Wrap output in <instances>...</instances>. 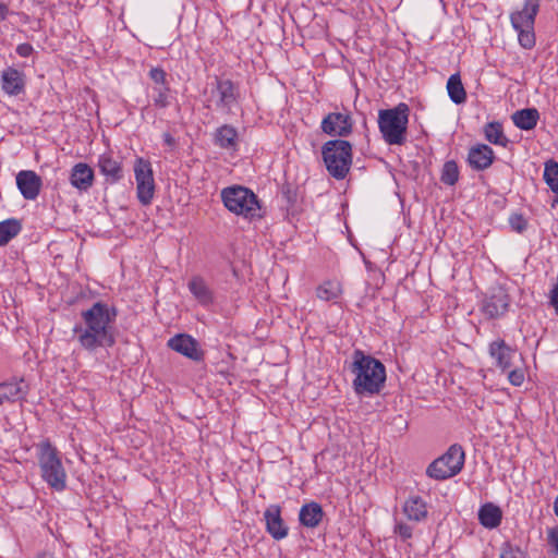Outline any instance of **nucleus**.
<instances>
[{"label": "nucleus", "mask_w": 558, "mask_h": 558, "mask_svg": "<svg viewBox=\"0 0 558 558\" xmlns=\"http://www.w3.org/2000/svg\"><path fill=\"white\" fill-rule=\"evenodd\" d=\"M83 325L73 328L80 345L93 352L98 348H111L116 343L112 324L117 317V310L104 302H96L90 308L83 311Z\"/></svg>", "instance_id": "f257e3e1"}, {"label": "nucleus", "mask_w": 558, "mask_h": 558, "mask_svg": "<svg viewBox=\"0 0 558 558\" xmlns=\"http://www.w3.org/2000/svg\"><path fill=\"white\" fill-rule=\"evenodd\" d=\"M350 371L354 375L352 387L357 396L372 397L378 395L385 387V365L361 350L354 351Z\"/></svg>", "instance_id": "f03ea898"}, {"label": "nucleus", "mask_w": 558, "mask_h": 558, "mask_svg": "<svg viewBox=\"0 0 558 558\" xmlns=\"http://www.w3.org/2000/svg\"><path fill=\"white\" fill-rule=\"evenodd\" d=\"M409 113V106L404 102L390 109L379 110L378 128L387 144L403 145L405 143Z\"/></svg>", "instance_id": "7ed1b4c3"}, {"label": "nucleus", "mask_w": 558, "mask_h": 558, "mask_svg": "<svg viewBox=\"0 0 558 558\" xmlns=\"http://www.w3.org/2000/svg\"><path fill=\"white\" fill-rule=\"evenodd\" d=\"M38 465L41 478L48 486L57 492L66 487V472L60 454L49 441H43L38 446Z\"/></svg>", "instance_id": "20e7f679"}, {"label": "nucleus", "mask_w": 558, "mask_h": 558, "mask_svg": "<svg viewBox=\"0 0 558 558\" xmlns=\"http://www.w3.org/2000/svg\"><path fill=\"white\" fill-rule=\"evenodd\" d=\"M323 160L328 173L342 180L347 177L352 165V145L341 138L326 142L322 147Z\"/></svg>", "instance_id": "39448f33"}, {"label": "nucleus", "mask_w": 558, "mask_h": 558, "mask_svg": "<svg viewBox=\"0 0 558 558\" xmlns=\"http://www.w3.org/2000/svg\"><path fill=\"white\" fill-rule=\"evenodd\" d=\"M221 199L231 213L244 218H259V202L255 193L244 186L233 185L222 189Z\"/></svg>", "instance_id": "423d86ee"}, {"label": "nucleus", "mask_w": 558, "mask_h": 558, "mask_svg": "<svg viewBox=\"0 0 558 558\" xmlns=\"http://www.w3.org/2000/svg\"><path fill=\"white\" fill-rule=\"evenodd\" d=\"M464 458L462 447L457 444L452 445L427 466L426 474L437 481L450 478L460 473L464 465Z\"/></svg>", "instance_id": "0eeeda50"}, {"label": "nucleus", "mask_w": 558, "mask_h": 558, "mask_svg": "<svg viewBox=\"0 0 558 558\" xmlns=\"http://www.w3.org/2000/svg\"><path fill=\"white\" fill-rule=\"evenodd\" d=\"M134 174L138 202L143 206H147L151 203L155 194V181L150 162L137 158L134 165Z\"/></svg>", "instance_id": "6e6552de"}, {"label": "nucleus", "mask_w": 558, "mask_h": 558, "mask_svg": "<svg viewBox=\"0 0 558 558\" xmlns=\"http://www.w3.org/2000/svg\"><path fill=\"white\" fill-rule=\"evenodd\" d=\"M213 94L217 96L215 100L216 109L225 113H231L240 98L239 87L231 80H220L218 77H216V88Z\"/></svg>", "instance_id": "1a4fd4ad"}, {"label": "nucleus", "mask_w": 558, "mask_h": 558, "mask_svg": "<svg viewBox=\"0 0 558 558\" xmlns=\"http://www.w3.org/2000/svg\"><path fill=\"white\" fill-rule=\"evenodd\" d=\"M510 305V296L501 288L492 289L490 293L484 298L481 305L482 313L489 319L498 318L505 315Z\"/></svg>", "instance_id": "9d476101"}, {"label": "nucleus", "mask_w": 558, "mask_h": 558, "mask_svg": "<svg viewBox=\"0 0 558 558\" xmlns=\"http://www.w3.org/2000/svg\"><path fill=\"white\" fill-rule=\"evenodd\" d=\"M322 131L332 137H345L352 133L353 121L349 113L330 112L320 123Z\"/></svg>", "instance_id": "9b49d317"}, {"label": "nucleus", "mask_w": 558, "mask_h": 558, "mask_svg": "<svg viewBox=\"0 0 558 558\" xmlns=\"http://www.w3.org/2000/svg\"><path fill=\"white\" fill-rule=\"evenodd\" d=\"M168 347L195 362L203 361L205 356L198 341L186 333H179L170 338Z\"/></svg>", "instance_id": "f8f14e48"}, {"label": "nucleus", "mask_w": 558, "mask_h": 558, "mask_svg": "<svg viewBox=\"0 0 558 558\" xmlns=\"http://www.w3.org/2000/svg\"><path fill=\"white\" fill-rule=\"evenodd\" d=\"M0 84L5 95L15 97L25 93L26 76L24 72L14 66H8L1 73Z\"/></svg>", "instance_id": "ddd939ff"}, {"label": "nucleus", "mask_w": 558, "mask_h": 558, "mask_svg": "<svg viewBox=\"0 0 558 558\" xmlns=\"http://www.w3.org/2000/svg\"><path fill=\"white\" fill-rule=\"evenodd\" d=\"M264 520L266 531L274 539L280 541L288 536L289 527L281 517V508L279 505H270L264 511Z\"/></svg>", "instance_id": "4468645a"}, {"label": "nucleus", "mask_w": 558, "mask_h": 558, "mask_svg": "<svg viewBox=\"0 0 558 558\" xmlns=\"http://www.w3.org/2000/svg\"><path fill=\"white\" fill-rule=\"evenodd\" d=\"M16 186L25 199L34 201L40 193L43 180L33 170H21L16 174Z\"/></svg>", "instance_id": "2eb2a0df"}, {"label": "nucleus", "mask_w": 558, "mask_h": 558, "mask_svg": "<svg viewBox=\"0 0 558 558\" xmlns=\"http://www.w3.org/2000/svg\"><path fill=\"white\" fill-rule=\"evenodd\" d=\"M541 0H525L521 10L510 14V22L514 29L521 27L534 28L535 17L539 11Z\"/></svg>", "instance_id": "dca6fc26"}, {"label": "nucleus", "mask_w": 558, "mask_h": 558, "mask_svg": "<svg viewBox=\"0 0 558 558\" xmlns=\"http://www.w3.org/2000/svg\"><path fill=\"white\" fill-rule=\"evenodd\" d=\"M29 391L28 384L23 379H13L0 384V405L24 401Z\"/></svg>", "instance_id": "f3484780"}, {"label": "nucleus", "mask_w": 558, "mask_h": 558, "mask_svg": "<svg viewBox=\"0 0 558 558\" xmlns=\"http://www.w3.org/2000/svg\"><path fill=\"white\" fill-rule=\"evenodd\" d=\"M494 159V150L486 144H477L471 147L468 154L469 165L477 171L489 168Z\"/></svg>", "instance_id": "a211bd4d"}, {"label": "nucleus", "mask_w": 558, "mask_h": 558, "mask_svg": "<svg viewBox=\"0 0 558 558\" xmlns=\"http://www.w3.org/2000/svg\"><path fill=\"white\" fill-rule=\"evenodd\" d=\"M70 183L82 192L88 191L94 183V170L85 162L74 165L70 173Z\"/></svg>", "instance_id": "6ab92c4d"}, {"label": "nucleus", "mask_w": 558, "mask_h": 558, "mask_svg": "<svg viewBox=\"0 0 558 558\" xmlns=\"http://www.w3.org/2000/svg\"><path fill=\"white\" fill-rule=\"evenodd\" d=\"M98 167L108 183H117L123 178L121 162L109 154H102L99 157Z\"/></svg>", "instance_id": "aec40b11"}, {"label": "nucleus", "mask_w": 558, "mask_h": 558, "mask_svg": "<svg viewBox=\"0 0 558 558\" xmlns=\"http://www.w3.org/2000/svg\"><path fill=\"white\" fill-rule=\"evenodd\" d=\"M515 351L512 350L504 340H497L490 343L489 354L496 361V365L502 371H508L512 365V357Z\"/></svg>", "instance_id": "412c9836"}, {"label": "nucleus", "mask_w": 558, "mask_h": 558, "mask_svg": "<svg viewBox=\"0 0 558 558\" xmlns=\"http://www.w3.org/2000/svg\"><path fill=\"white\" fill-rule=\"evenodd\" d=\"M324 515L325 513L322 506L318 502L311 501L301 507L299 521L307 529H315L320 524Z\"/></svg>", "instance_id": "4be33fe9"}, {"label": "nucleus", "mask_w": 558, "mask_h": 558, "mask_svg": "<svg viewBox=\"0 0 558 558\" xmlns=\"http://www.w3.org/2000/svg\"><path fill=\"white\" fill-rule=\"evenodd\" d=\"M238 131L230 124L219 126L214 133V144L221 149L236 150L238 148Z\"/></svg>", "instance_id": "5701e85b"}, {"label": "nucleus", "mask_w": 558, "mask_h": 558, "mask_svg": "<svg viewBox=\"0 0 558 558\" xmlns=\"http://www.w3.org/2000/svg\"><path fill=\"white\" fill-rule=\"evenodd\" d=\"M403 513L409 520L422 521L427 517V505L420 496H411L403 505Z\"/></svg>", "instance_id": "b1692460"}, {"label": "nucleus", "mask_w": 558, "mask_h": 558, "mask_svg": "<svg viewBox=\"0 0 558 558\" xmlns=\"http://www.w3.org/2000/svg\"><path fill=\"white\" fill-rule=\"evenodd\" d=\"M502 519L500 508L492 502L483 505L478 510L480 523L487 529L497 527Z\"/></svg>", "instance_id": "393cba45"}, {"label": "nucleus", "mask_w": 558, "mask_h": 558, "mask_svg": "<svg viewBox=\"0 0 558 558\" xmlns=\"http://www.w3.org/2000/svg\"><path fill=\"white\" fill-rule=\"evenodd\" d=\"M539 119V113L535 108H526L515 111L512 114L513 124L520 130L530 131L534 129Z\"/></svg>", "instance_id": "a878e982"}, {"label": "nucleus", "mask_w": 558, "mask_h": 558, "mask_svg": "<svg viewBox=\"0 0 558 558\" xmlns=\"http://www.w3.org/2000/svg\"><path fill=\"white\" fill-rule=\"evenodd\" d=\"M189 290L202 304H208L213 301L211 291L199 276H195L190 280Z\"/></svg>", "instance_id": "bb28decb"}, {"label": "nucleus", "mask_w": 558, "mask_h": 558, "mask_svg": "<svg viewBox=\"0 0 558 558\" xmlns=\"http://www.w3.org/2000/svg\"><path fill=\"white\" fill-rule=\"evenodd\" d=\"M447 92L450 100L456 105L463 104L466 100V92L459 73H454L448 78Z\"/></svg>", "instance_id": "cd10ccee"}, {"label": "nucleus", "mask_w": 558, "mask_h": 558, "mask_svg": "<svg viewBox=\"0 0 558 558\" xmlns=\"http://www.w3.org/2000/svg\"><path fill=\"white\" fill-rule=\"evenodd\" d=\"M484 135L494 145L506 147L509 143V140L504 134L502 124L497 121L488 122L484 126Z\"/></svg>", "instance_id": "c85d7f7f"}, {"label": "nucleus", "mask_w": 558, "mask_h": 558, "mask_svg": "<svg viewBox=\"0 0 558 558\" xmlns=\"http://www.w3.org/2000/svg\"><path fill=\"white\" fill-rule=\"evenodd\" d=\"M342 294V287L338 281H325L316 289V296L322 301H336Z\"/></svg>", "instance_id": "c756f323"}, {"label": "nucleus", "mask_w": 558, "mask_h": 558, "mask_svg": "<svg viewBox=\"0 0 558 558\" xmlns=\"http://www.w3.org/2000/svg\"><path fill=\"white\" fill-rule=\"evenodd\" d=\"M22 230V225L19 219L10 218L0 222V245L8 244L15 238Z\"/></svg>", "instance_id": "7c9ffc66"}, {"label": "nucleus", "mask_w": 558, "mask_h": 558, "mask_svg": "<svg viewBox=\"0 0 558 558\" xmlns=\"http://www.w3.org/2000/svg\"><path fill=\"white\" fill-rule=\"evenodd\" d=\"M544 180L550 190L557 194L551 203V207H555L558 205V163L556 161L549 160L545 163Z\"/></svg>", "instance_id": "2f4dec72"}, {"label": "nucleus", "mask_w": 558, "mask_h": 558, "mask_svg": "<svg viewBox=\"0 0 558 558\" xmlns=\"http://www.w3.org/2000/svg\"><path fill=\"white\" fill-rule=\"evenodd\" d=\"M459 180V168L454 160H448L441 169L440 181L449 186L454 185Z\"/></svg>", "instance_id": "473e14b6"}, {"label": "nucleus", "mask_w": 558, "mask_h": 558, "mask_svg": "<svg viewBox=\"0 0 558 558\" xmlns=\"http://www.w3.org/2000/svg\"><path fill=\"white\" fill-rule=\"evenodd\" d=\"M169 86L168 85H163V86H155L153 88V95H151V98H153V102H154V106H156L157 108H166L169 106Z\"/></svg>", "instance_id": "72a5a7b5"}, {"label": "nucleus", "mask_w": 558, "mask_h": 558, "mask_svg": "<svg viewBox=\"0 0 558 558\" xmlns=\"http://www.w3.org/2000/svg\"><path fill=\"white\" fill-rule=\"evenodd\" d=\"M515 31L518 33L519 43L524 49H531L535 46L534 28L521 27V29Z\"/></svg>", "instance_id": "f704fd0d"}, {"label": "nucleus", "mask_w": 558, "mask_h": 558, "mask_svg": "<svg viewBox=\"0 0 558 558\" xmlns=\"http://www.w3.org/2000/svg\"><path fill=\"white\" fill-rule=\"evenodd\" d=\"M500 558H527L526 553L523 551L519 546H514L511 543H505L501 547Z\"/></svg>", "instance_id": "c9c22d12"}, {"label": "nucleus", "mask_w": 558, "mask_h": 558, "mask_svg": "<svg viewBox=\"0 0 558 558\" xmlns=\"http://www.w3.org/2000/svg\"><path fill=\"white\" fill-rule=\"evenodd\" d=\"M509 223L512 230L522 233L527 228L526 219L520 214H512L509 217Z\"/></svg>", "instance_id": "e433bc0d"}, {"label": "nucleus", "mask_w": 558, "mask_h": 558, "mask_svg": "<svg viewBox=\"0 0 558 558\" xmlns=\"http://www.w3.org/2000/svg\"><path fill=\"white\" fill-rule=\"evenodd\" d=\"M149 77L151 78V81H154L156 86L168 85L167 81H166L167 73H166V71L162 68H153V69H150Z\"/></svg>", "instance_id": "4c0bfd02"}, {"label": "nucleus", "mask_w": 558, "mask_h": 558, "mask_svg": "<svg viewBox=\"0 0 558 558\" xmlns=\"http://www.w3.org/2000/svg\"><path fill=\"white\" fill-rule=\"evenodd\" d=\"M508 378L513 386H521L524 381V374L521 369H512L509 372Z\"/></svg>", "instance_id": "58836bf2"}, {"label": "nucleus", "mask_w": 558, "mask_h": 558, "mask_svg": "<svg viewBox=\"0 0 558 558\" xmlns=\"http://www.w3.org/2000/svg\"><path fill=\"white\" fill-rule=\"evenodd\" d=\"M395 532L398 533L403 539L412 537V527L405 523H398L395 527Z\"/></svg>", "instance_id": "ea45409f"}, {"label": "nucleus", "mask_w": 558, "mask_h": 558, "mask_svg": "<svg viewBox=\"0 0 558 558\" xmlns=\"http://www.w3.org/2000/svg\"><path fill=\"white\" fill-rule=\"evenodd\" d=\"M548 544L554 548V553L558 555V527L548 531Z\"/></svg>", "instance_id": "a19ab883"}, {"label": "nucleus", "mask_w": 558, "mask_h": 558, "mask_svg": "<svg viewBox=\"0 0 558 558\" xmlns=\"http://www.w3.org/2000/svg\"><path fill=\"white\" fill-rule=\"evenodd\" d=\"M34 51V48L31 44L28 43H23V44H20L17 47H16V53L20 56V57H23V58H26V57H29Z\"/></svg>", "instance_id": "79ce46f5"}, {"label": "nucleus", "mask_w": 558, "mask_h": 558, "mask_svg": "<svg viewBox=\"0 0 558 558\" xmlns=\"http://www.w3.org/2000/svg\"><path fill=\"white\" fill-rule=\"evenodd\" d=\"M162 138H163V143L167 146L173 147L175 145V140L170 133H168V132L163 133Z\"/></svg>", "instance_id": "37998d69"}, {"label": "nucleus", "mask_w": 558, "mask_h": 558, "mask_svg": "<svg viewBox=\"0 0 558 558\" xmlns=\"http://www.w3.org/2000/svg\"><path fill=\"white\" fill-rule=\"evenodd\" d=\"M8 15V7L3 3L0 4V22L4 21Z\"/></svg>", "instance_id": "c03bdc74"}, {"label": "nucleus", "mask_w": 558, "mask_h": 558, "mask_svg": "<svg viewBox=\"0 0 558 558\" xmlns=\"http://www.w3.org/2000/svg\"><path fill=\"white\" fill-rule=\"evenodd\" d=\"M36 558H54L53 555L51 553H48V551H43V553H39Z\"/></svg>", "instance_id": "a18cd8bd"}, {"label": "nucleus", "mask_w": 558, "mask_h": 558, "mask_svg": "<svg viewBox=\"0 0 558 558\" xmlns=\"http://www.w3.org/2000/svg\"><path fill=\"white\" fill-rule=\"evenodd\" d=\"M554 511H555V514L558 517V496L556 497V499L554 501Z\"/></svg>", "instance_id": "49530a36"}]
</instances>
